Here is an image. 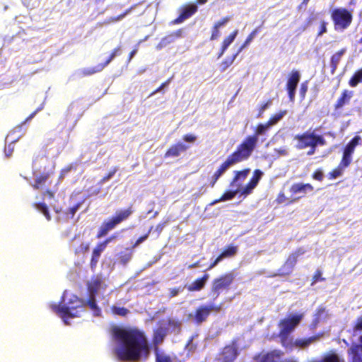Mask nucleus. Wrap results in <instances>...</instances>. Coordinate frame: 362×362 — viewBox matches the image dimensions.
Segmentation results:
<instances>
[{
	"instance_id": "obj_1",
	"label": "nucleus",
	"mask_w": 362,
	"mask_h": 362,
	"mask_svg": "<svg viewBox=\"0 0 362 362\" xmlns=\"http://www.w3.org/2000/svg\"><path fill=\"white\" fill-rule=\"evenodd\" d=\"M113 337L119 343L116 350L117 358L125 362L146 361L150 355V346L144 332L137 327L114 326Z\"/></svg>"
},
{
	"instance_id": "obj_2",
	"label": "nucleus",
	"mask_w": 362,
	"mask_h": 362,
	"mask_svg": "<svg viewBox=\"0 0 362 362\" xmlns=\"http://www.w3.org/2000/svg\"><path fill=\"white\" fill-rule=\"evenodd\" d=\"M86 306V300L78 298L76 295H72L67 302V305H57L55 303L50 305V308L60 316L64 322H66V318H74L79 317L78 311L76 310L81 308V311H84L83 308Z\"/></svg>"
},
{
	"instance_id": "obj_3",
	"label": "nucleus",
	"mask_w": 362,
	"mask_h": 362,
	"mask_svg": "<svg viewBox=\"0 0 362 362\" xmlns=\"http://www.w3.org/2000/svg\"><path fill=\"white\" fill-rule=\"evenodd\" d=\"M303 318V314H294L288 315L279 322V332L278 336L280 338L282 346H288L290 334L299 325Z\"/></svg>"
},
{
	"instance_id": "obj_4",
	"label": "nucleus",
	"mask_w": 362,
	"mask_h": 362,
	"mask_svg": "<svg viewBox=\"0 0 362 362\" xmlns=\"http://www.w3.org/2000/svg\"><path fill=\"white\" fill-rule=\"evenodd\" d=\"M271 126L267 122L265 124H259L257 125L254 134L247 136L243 141L238 145L237 148L247 158H249L255 148H256L258 136L265 134L267 131Z\"/></svg>"
},
{
	"instance_id": "obj_5",
	"label": "nucleus",
	"mask_w": 362,
	"mask_h": 362,
	"mask_svg": "<svg viewBox=\"0 0 362 362\" xmlns=\"http://www.w3.org/2000/svg\"><path fill=\"white\" fill-rule=\"evenodd\" d=\"M133 212L132 206H129L124 209L117 211L113 216L101 224L96 237L100 238L106 235L110 230L114 229L121 223L127 221L132 216Z\"/></svg>"
},
{
	"instance_id": "obj_6",
	"label": "nucleus",
	"mask_w": 362,
	"mask_h": 362,
	"mask_svg": "<svg viewBox=\"0 0 362 362\" xmlns=\"http://www.w3.org/2000/svg\"><path fill=\"white\" fill-rule=\"evenodd\" d=\"M248 158L238 148L230 153L223 161L218 169L214 172L209 180L210 187H213L218 180L225 173V172L230 167L247 160Z\"/></svg>"
},
{
	"instance_id": "obj_7",
	"label": "nucleus",
	"mask_w": 362,
	"mask_h": 362,
	"mask_svg": "<svg viewBox=\"0 0 362 362\" xmlns=\"http://www.w3.org/2000/svg\"><path fill=\"white\" fill-rule=\"evenodd\" d=\"M330 17L332 21L334 28L337 31L346 30L352 23V11L344 7H339L332 9L330 12Z\"/></svg>"
},
{
	"instance_id": "obj_8",
	"label": "nucleus",
	"mask_w": 362,
	"mask_h": 362,
	"mask_svg": "<svg viewBox=\"0 0 362 362\" xmlns=\"http://www.w3.org/2000/svg\"><path fill=\"white\" fill-rule=\"evenodd\" d=\"M235 274L233 272H226L214 278L211 284L209 295L214 298H218L220 294L228 291L235 281Z\"/></svg>"
},
{
	"instance_id": "obj_9",
	"label": "nucleus",
	"mask_w": 362,
	"mask_h": 362,
	"mask_svg": "<svg viewBox=\"0 0 362 362\" xmlns=\"http://www.w3.org/2000/svg\"><path fill=\"white\" fill-rule=\"evenodd\" d=\"M294 139L297 141L296 147L298 149H305L313 146H325L326 144V141L322 135L316 134L313 132H311L310 131L297 134Z\"/></svg>"
},
{
	"instance_id": "obj_10",
	"label": "nucleus",
	"mask_w": 362,
	"mask_h": 362,
	"mask_svg": "<svg viewBox=\"0 0 362 362\" xmlns=\"http://www.w3.org/2000/svg\"><path fill=\"white\" fill-rule=\"evenodd\" d=\"M221 304L211 303L199 306L192 316L193 322L197 325H201L206 322L211 312L218 313L221 310Z\"/></svg>"
},
{
	"instance_id": "obj_11",
	"label": "nucleus",
	"mask_w": 362,
	"mask_h": 362,
	"mask_svg": "<svg viewBox=\"0 0 362 362\" xmlns=\"http://www.w3.org/2000/svg\"><path fill=\"white\" fill-rule=\"evenodd\" d=\"M41 160L36 159L33 162V174L35 176V181L34 183L32 184V187L35 189H39L40 188H43L46 185V182L48 181L51 175H53V171L51 170H47L45 167L43 168L42 173H37L40 169L42 168V166L39 169H37L35 165L37 163H40Z\"/></svg>"
},
{
	"instance_id": "obj_12",
	"label": "nucleus",
	"mask_w": 362,
	"mask_h": 362,
	"mask_svg": "<svg viewBox=\"0 0 362 362\" xmlns=\"http://www.w3.org/2000/svg\"><path fill=\"white\" fill-rule=\"evenodd\" d=\"M238 354V339H233L230 344L226 345L221 349L218 354V360L221 362H233Z\"/></svg>"
},
{
	"instance_id": "obj_13",
	"label": "nucleus",
	"mask_w": 362,
	"mask_h": 362,
	"mask_svg": "<svg viewBox=\"0 0 362 362\" xmlns=\"http://www.w3.org/2000/svg\"><path fill=\"white\" fill-rule=\"evenodd\" d=\"M168 333V327L164 322H158L157 327L153 329L152 336V344L154 351H159L158 346L161 344Z\"/></svg>"
},
{
	"instance_id": "obj_14",
	"label": "nucleus",
	"mask_w": 362,
	"mask_h": 362,
	"mask_svg": "<svg viewBox=\"0 0 362 362\" xmlns=\"http://www.w3.org/2000/svg\"><path fill=\"white\" fill-rule=\"evenodd\" d=\"M300 74L298 71L293 70L288 74L286 89L288 92V98L291 102L295 100L296 91L300 81Z\"/></svg>"
},
{
	"instance_id": "obj_15",
	"label": "nucleus",
	"mask_w": 362,
	"mask_h": 362,
	"mask_svg": "<svg viewBox=\"0 0 362 362\" xmlns=\"http://www.w3.org/2000/svg\"><path fill=\"white\" fill-rule=\"evenodd\" d=\"M314 187L310 183H302V182H296L291 185L289 188V192L292 195H295L297 194H301L302 197H305L307 192H313ZM300 197H293L291 200H288L286 204H291L296 201H298Z\"/></svg>"
},
{
	"instance_id": "obj_16",
	"label": "nucleus",
	"mask_w": 362,
	"mask_h": 362,
	"mask_svg": "<svg viewBox=\"0 0 362 362\" xmlns=\"http://www.w3.org/2000/svg\"><path fill=\"white\" fill-rule=\"evenodd\" d=\"M238 252V246L234 244L226 245L222 252L216 257V258L210 263L206 270H210L215 267L223 259L227 258H232L235 257Z\"/></svg>"
},
{
	"instance_id": "obj_17",
	"label": "nucleus",
	"mask_w": 362,
	"mask_h": 362,
	"mask_svg": "<svg viewBox=\"0 0 362 362\" xmlns=\"http://www.w3.org/2000/svg\"><path fill=\"white\" fill-rule=\"evenodd\" d=\"M361 138L359 136L353 137L344 148L341 160L350 165L352 162V155L355 151V148L358 145L361 144Z\"/></svg>"
},
{
	"instance_id": "obj_18",
	"label": "nucleus",
	"mask_w": 362,
	"mask_h": 362,
	"mask_svg": "<svg viewBox=\"0 0 362 362\" xmlns=\"http://www.w3.org/2000/svg\"><path fill=\"white\" fill-rule=\"evenodd\" d=\"M354 95V92L353 90L348 89L343 90L334 105V111L337 113H341L345 106L350 104Z\"/></svg>"
},
{
	"instance_id": "obj_19",
	"label": "nucleus",
	"mask_w": 362,
	"mask_h": 362,
	"mask_svg": "<svg viewBox=\"0 0 362 362\" xmlns=\"http://www.w3.org/2000/svg\"><path fill=\"white\" fill-rule=\"evenodd\" d=\"M107 286L105 284L103 278L99 275L93 276L87 283L88 296L96 297L100 289L105 290Z\"/></svg>"
},
{
	"instance_id": "obj_20",
	"label": "nucleus",
	"mask_w": 362,
	"mask_h": 362,
	"mask_svg": "<svg viewBox=\"0 0 362 362\" xmlns=\"http://www.w3.org/2000/svg\"><path fill=\"white\" fill-rule=\"evenodd\" d=\"M197 11V6L194 4H187L180 8L179 16L172 21L171 24L177 25L183 23L192 17Z\"/></svg>"
},
{
	"instance_id": "obj_21",
	"label": "nucleus",
	"mask_w": 362,
	"mask_h": 362,
	"mask_svg": "<svg viewBox=\"0 0 362 362\" xmlns=\"http://www.w3.org/2000/svg\"><path fill=\"white\" fill-rule=\"evenodd\" d=\"M283 353L279 350L260 352L253 356L254 362H278Z\"/></svg>"
},
{
	"instance_id": "obj_22",
	"label": "nucleus",
	"mask_w": 362,
	"mask_h": 362,
	"mask_svg": "<svg viewBox=\"0 0 362 362\" xmlns=\"http://www.w3.org/2000/svg\"><path fill=\"white\" fill-rule=\"evenodd\" d=\"M184 34V29L180 28L175 31L171 32L161 38L160 42L156 45L157 49H162L170 44L175 42L177 39L181 38Z\"/></svg>"
},
{
	"instance_id": "obj_23",
	"label": "nucleus",
	"mask_w": 362,
	"mask_h": 362,
	"mask_svg": "<svg viewBox=\"0 0 362 362\" xmlns=\"http://www.w3.org/2000/svg\"><path fill=\"white\" fill-rule=\"evenodd\" d=\"M250 172V168H245L241 170H235L233 172V177L230 182V186L232 187H235L239 189L242 182L247 178Z\"/></svg>"
},
{
	"instance_id": "obj_24",
	"label": "nucleus",
	"mask_w": 362,
	"mask_h": 362,
	"mask_svg": "<svg viewBox=\"0 0 362 362\" xmlns=\"http://www.w3.org/2000/svg\"><path fill=\"white\" fill-rule=\"evenodd\" d=\"M188 146L178 142L169 147V148L165 153V158H175L180 156L182 152L187 150Z\"/></svg>"
},
{
	"instance_id": "obj_25",
	"label": "nucleus",
	"mask_w": 362,
	"mask_h": 362,
	"mask_svg": "<svg viewBox=\"0 0 362 362\" xmlns=\"http://www.w3.org/2000/svg\"><path fill=\"white\" fill-rule=\"evenodd\" d=\"M349 362H362V347L359 344H352L347 351Z\"/></svg>"
},
{
	"instance_id": "obj_26",
	"label": "nucleus",
	"mask_w": 362,
	"mask_h": 362,
	"mask_svg": "<svg viewBox=\"0 0 362 362\" xmlns=\"http://www.w3.org/2000/svg\"><path fill=\"white\" fill-rule=\"evenodd\" d=\"M107 247L103 244L102 242L98 243L93 248L92 252V256L90 262V266L91 269H95L101 253L105 250Z\"/></svg>"
},
{
	"instance_id": "obj_27",
	"label": "nucleus",
	"mask_w": 362,
	"mask_h": 362,
	"mask_svg": "<svg viewBox=\"0 0 362 362\" xmlns=\"http://www.w3.org/2000/svg\"><path fill=\"white\" fill-rule=\"evenodd\" d=\"M209 278L208 274H204L202 277L194 280L187 288L189 291H199L204 288L206 281Z\"/></svg>"
},
{
	"instance_id": "obj_28",
	"label": "nucleus",
	"mask_w": 362,
	"mask_h": 362,
	"mask_svg": "<svg viewBox=\"0 0 362 362\" xmlns=\"http://www.w3.org/2000/svg\"><path fill=\"white\" fill-rule=\"evenodd\" d=\"M238 33V30H233L229 35L225 37L221 43V47L218 54V58H220L225 53L230 45L234 41Z\"/></svg>"
},
{
	"instance_id": "obj_29",
	"label": "nucleus",
	"mask_w": 362,
	"mask_h": 362,
	"mask_svg": "<svg viewBox=\"0 0 362 362\" xmlns=\"http://www.w3.org/2000/svg\"><path fill=\"white\" fill-rule=\"evenodd\" d=\"M349 166V164L340 160L339 165L327 174L328 179L332 180L341 177L343 175L345 168Z\"/></svg>"
},
{
	"instance_id": "obj_30",
	"label": "nucleus",
	"mask_w": 362,
	"mask_h": 362,
	"mask_svg": "<svg viewBox=\"0 0 362 362\" xmlns=\"http://www.w3.org/2000/svg\"><path fill=\"white\" fill-rule=\"evenodd\" d=\"M346 51V49L345 48H342L331 56L330 66L332 74H334L337 70L339 62L341 61V59L342 56L345 54Z\"/></svg>"
},
{
	"instance_id": "obj_31",
	"label": "nucleus",
	"mask_w": 362,
	"mask_h": 362,
	"mask_svg": "<svg viewBox=\"0 0 362 362\" xmlns=\"http://www.w3.org/2000/svg\"><path fill=\"white\" fill-rule=\"evenodd\" d=\"M305 253V250L300 247L298 248L294 252H291L287 259H286L285 262L287 263L291 267L294 269L297 262L298 257L303 255Z\"/></svg>"
},
{
	"instance_id": "obj_32",
	"label": "nucleus",
	"mask_w": 362,
	"mask_h": 362,
	"mask_svg": "<svg viewBox=\"0 0 362 362\" xmlns=\"http://www.w3.org/2000/svg\"><path fill=\"white\" fill-rule=\"evenodd\" d=\"M327 316L326 308L323 306H319L315 313L313 325L315 327L320 322L325 319Z\"/></svg>"
},
{
	"instance_id": "obj_33",
	"label": "nucleus",
	"mask_w": 362,
	"mask_h": 362,
	"mask_svg": "<svg viewBox=\"0 0 362 362\" xmlns=\"http://www.w3.org/2000/svg\"><path fill=\"white\" fill-rule=\"evenodd\" d=\"M86 305L93 311L94 316L99 317L101 315V310L96 303V297L88 296V300L86 301Z\"/></svg>"
},
{
	"instance_id": "obj_34",
	"label": "nucleus",
	"mask_w": 362,
	"mask_h": 362,
	"mask_svg": "<svg viewBox=\"0 0 362 362\" xmlns=\"http://www.w3.org/2000/svg\"><path fill=\"white\" fill-rule=\"evenodd\" d=\"M105 68L100 63L93 67L84 68L81 69L80 74L82 76H89L101 72Z\"/></svg>"
},
{
	"instance_id": "obj_35",
	"label": "nucleus",
	"mask_w": 362,
	"mask_h": 362,
	"mask_svg": "<svg viewBox=\"0 0 362 362\" xmlns=\"http://www.w3.org/2000/svg\"><path fill=\"white\" fill-rule=\"evenodd\" d=\"M359 83H362V67L357 69L349 81V85L352 87H356Z\"/></svg>"
},
{
	"instance_id": "obj_36",
	"label": "nucleus",
	"mask_w": 362,
	"mask_h": 362,
	"mask_svg": "<svg viewBox=\"0 0 362 362\" xmlns=\"http://www.w3.org/2000/svg\"><path fill=\"white\" fill-rule=\"evenodd\" d=\"M318 336H312L305 339H298L295 341L294 344L296 346L300 348H305L310 346L313 341L318 339Z\"/></svg>"
},
{
	"instance_id": "obj_37",
	"label": "nucleus",
	"mask_w": 362,
	"mask_h": 362,
	"mask_svg": "<svg viewBox=\"0 0 362 362\" xmlns=\"http://www.w3.org/2000/svg\"><path fill=\"white\" fill-rule=\"evenodd\" d=\"M286 114V110H280L279 112L272 115L267 122L270 126L274 125L277 124Z\"/></svg>"
},
{
	"instance_id": "obj_38",
	"label": "nucleus",
	"mask_w": 362,
	"mask_h": 362,
	"mask_svg": "<svg viewBox=\"0 0 362 362\" xmlns=\"http://www.w3.org/2000/svg\"><path fill=\"white\" fill-rule=\"evenodd\" d=\"M240 53V52H238V51L235 54H234L231 57H228V58L225 59L223 61H222L221 63V71L223 72L229 66H230L233 64L235 59H236V57H238V55Z\"/></svg>"
},
{
	"instance_id": "obj_39",
	"label": "nucleus",
	"mask_w": 362,
	"mask_h": 362,
	"mask_svg": "<svg viewBox=\"0 0 362 362\" xmlns=\"http://www.w3.org/2000/svg\"><path fill=\"white\" fill-rule=\"evenodd\" d=\"M260 27L255 28L247 37L246 40L243 42V44L238 49V52H241V51L246 47L253 40V38L256 36V35L259 32Z\"/></svg>"
},
{
	"instance_id": "obj_40",
	"label": "nucleus",
	"mask_w": 362,
	"mask_h": 362,
	"mask_svg": "<svg viewBox=\"0 0 362 362\" xmlns=\"http://www.w3.org/2000/svg\"><path fill=\"white\" fill-rule=\"evenodd\" d=\"M110 309L112 313L115 315L125 317L129 313V310L124 307L112 305Z\"/></svg>"
},
{
	"instance_id": "obj_41",
	"label": "nucleus",
	"mask_w": 362,
	"mask_h": 362,
	"mask_svg": "<svg viewBox=\"0 0 362 362\" xmlns=\"http://www.w3.org/2000/svg\"><path fill=\"white\" fill-rule=\"evenodd\" d=\"M34 206L38 211L43 214L47 221L51 220V216L49 214L48 207L45 203H35Z\"/></svg>"
},
{
	"instance_id": "obj_42",
	"label": "nucleus",
	"mask_w": 362,
	"mask_h": 362,
	"mask_svg": "<svg viewBox=\"0 0 362 362\" xmlns=\"http://www.w3.org/2000/svg\"><path fill=\"white\" fill-rule=\"evenodd\" d=\"M293 269L284 262L282 266L278 270V275L280 276H286L293 272Z\"/></svg>"
},
{
	"instance_id": "obj_43",
	"label": "nucleus",
	"mask_w": 362,
	"mask_h": 362,
	"mask_svg": "<svg viewBox=\"0 0 362 362\" xmlns=\"http://www.w3.org/2000/svg\"><path fill=\"white\" fill-rule=\"evenodd\" d=\"M352 331L354 334L362 332V315L358 316L353 322Z\"/></svg>"
},
{
	"instance_id": "obj_44",
	"label": "nucleus",
	"mask_w": 362,
	"mask_h": 362,
	"mask_svg": "<svg viewBox=\"0 0 362 362\" xmlns=\"http://www.w3.org/2000/svg\"><path fill=\"white\" fill-rule=\"evenodd\" d=\"M320 362H340L339 356L334 353H330L327 355H325L321 360L319 361Z\"/></svg>"
},
{
	"instance_id": "obj_45",
	"label": "nucleus",
	"mask_w": 362,
	"mask_h": 362,
	"mask_svg": "<svg viewBox=\"0 0 362 362\" xmlns=\"http://www.w3.org/2000/svg\"><path fill=\"white\" fill-rule=\"evenodd\" d=\"M272 104V99H269L267 100L265 103H264L263 104H262L259 108H258V114L257 115V117L259 118V117H262L264 111L269 108Z\"/></svg>"
},
{
	"instance_id": "obj_46",
	"label": "nucleus",
	"mask_w": 362,
	"mask_h": 362,
	"mask_svg": "<svg viewBox=\"0 0 362 362\" xmlns=\"http://www.w3.org/2000/svg\"><path fill=\"white\" fill-rule=\"evenodd\" d=\"M238 192V189L234 191H226L221 195V197H220V200H223V202H225L233 199Z\"/></svg>"
},
{
	"instance_id": "obj_47",
	"label": "nucleus",
	"mask_w": 362,
	"mask_h": 362,
	"mask_svg": "<svg viewBox=\"0 0 362 362\" xmlns=\"http://www.w3.org/2000/svg\"><path fill=\"white\" fill-rule=\"evenodd\" d=\"M262 175V172L260 170L257 169L254 171L253 175L250 178L249 182L257 186L259 181L261 179Z\"/></svg>"
},
{
	"instance_id": "obj_48",
	"label": "nucleus",
	"mask_w": 362,
	"mask_h": 362,
	"mask_svg": "<svg viewBox=\"0 0 362 362\" xmlns=\"http://www.w3.org/2000/svg\"><path fill=\"white\" fill-rule=\"evenodd\" d=\"M255 187L256 185L248 182L247 185L241 190H240V194L242 195L247 196L252 192Z\"/></svg>"
},
{
	"instance_id": "obj_49",
	"label": "nucleus",
	"mask_w": 362,
	"mask_h": 362,
	"mask_svg": "<svg viewBox=\"0 0 362 362\" xmlns=\"http://www.w3.org/2000/svg\"><path fill=\"white\" fill-rule=\"evenodd\" d=\"M156 362H172V359L170 356L163 355L159 353V351H156Z\"/></svg>"
},
{
	"instance_id": "obj_50",
	"label": "nucleus",
	"mask_w": 362,
	"mask_h": 362,
	"mask_svg": "<svg viewBox=\"0 0 362 362\" xmlns=\"http://www.w3.org/2000/svg\"><path fill=\"white\" fill-rule=\"evenodd\" d=\"M89 250L88 243H81L78 247L74 250L75 255L85 254Z\"/></svg>"
},
{
	"instance_id": "obj_51",
	"label": "nucleus",
	"mask_w": 362,
	"mask_h": 362,
	"mask_svg": "<svg viewBox=\"0 0 362 362\" xmlns=\"http://www.w3.org/2000/svg\"><path fill=\"white\" fill-rule=\"evenodd\" d=\"M153 226H151L148 231L144 234V235H141V237H139L136 240V242L132 245V248H135L139 244L142 243L144 241H145L148 238V235L150 234V233L151 232L152 229H153Z\"/></svg>"
},
{
	"instance_id": "obj_52",
	"label": "nucleus",
	"mask_w": 362,
	"mask_h": 362,
	"mask_svg": "<svg viewBox=\"0 0 362 362\" xmlns=\"http://www.w3.org/2000/svg\"><path fill=\"white\" fill-rule=\"evenodd\" d=\"M118 170V168L117 167H114L113 168H112L108 173H107L101 180H100V183H105L107 181H108L110 179H111L115 175V173H117V171Z\"/></svg>"
},
{
	"instance_id": "obj_53",
	"label": "nucleus",
	"mask_w": 362,
	"mask_h": 362,
	"mask_svg": "<svg viewBox=\"0 0 362 362\" xmlns=\"http://www.w3.org/2000/svg\"><path fill=\"white\" fill-rule=\"evenodd\" d=\"M325 279L322 277V272L319 269L316 270L312 279L311 285H314L318 281H323Z\"/></svg>"
},
{
	"instance_id": "obj_54",
	"label": "nucleus",
	"mask_w": 362,
	"mask_h": 362,
	"mask_svg": "<svg viewBox=\"0 0 362 362\" xmlns=\"http://www.w3.org/2000/svg\"><path fill=\"white\" fill-rule=\"evenodd\" d=\"M167 327L170 326V327H172L175 329H180V327H181V322L177 321V320H175L173 319H171V318H168V320H167V323H165Z\"/></svg>"
},
{
	"instance_id": "obj_55",
	"label": "nucleus",
	"mask_w": 362,
	"mask_h": 362,
	"mask_svg": "<svg viewBox=\"0 0 362 362\" xmlns=\"http://www.w3.org/2000/svg\"><path fill=\"white\" fill-rule=\"evenodd\" d=\"M132 257V253L131 252H120L119 253V260L122 264L127 263Z\"/></svg>"
},
{
	"instance_id": "obj_56",
	"label": "nucleus",
	"mask_w": 362,
	"mask_h": 362,
	"mask_svg": "<svg viewBox=\"0 0 362 362\" xmlns=\"http://www.w3.org/2000/svg\"><path fill=\"white\" fill-rule=\"evenodd\" d=\"M230 16L223 17L221 20L216 22L214 25H215L218 28H220L221 27L224 26L226 24H227L230 21Z\"/></svg>"
},
{
	"instance_id": "obj_57",
	"label": "nucleus",
	"mask_w": 362,
	"mask_h": 362,
	"mask_svg": "<svg viewBox=\"0 0 362 362\" xmlns=\"http://www.w3.org/2000/svg\"><path fill=\"white\" fill-rule=\"evenodd\" d=\"M183 291L182 287H175L169 289V297L173 298L177 296L181 291Z\"/></svg>"
},
{
	"instance_id": "obj_58",
	"label": "nucleus",
	"mask_w": 362,
	"mask_h": 362,
	"mask_svg": "<svg viewBox=\"0 0 362 362\" xmlns=\"http://www.w3.org/2000/svg\"><path fill=\"white\" fill-rule=\"evenodd\" d=\"M312 177L317 181H322L324 178V174L323 172L318 169L316 170L312 175Z\"/></svg>"
},
{
	"instance_id": "obj_59",
	"label": "nucleus",
	"mask_w": 362,
	"mask_h": 362,
	"mask_svg": "<svg viewBox=\"0 0 362 362\" xmlns=\"http://www.w3.org/2000/svg\"><path fill=\"white\" fill-rule=\"evenodd\" d=\"M81 206V203H77L74 206L68 209L66 212L67 214L70 215L71 218H73Z\"/></svg>"
},
{
	"instance_id": "obj_60",
	"label": "nucleus",
	"mask_w": 362,
	"mask_h": 362,
	"mask_svg": "<svg viewBox=\"0 0 362 362\" xmlns=\"http://www.w3.org/2000/svg\"><path fill=\"white\" fill-rule=\"evenodd\" d=\"M219 36H220L219 28H218L217 27L214 25L212 27L211 35V37H210V40H217L219 37Z\"/></svg>"
},
{
	"instance_id": "obj_61",
	"label": "nucleus",
	"mask_w": 362,
	"mask_h": 362,
	"mask_svg": "<svg viewBox=\"0 0 362 362\" xmlns=\"http://www.w3.org/2000/svg\"><path fill=\"white\" fill-rule=\"evenodd\" d=\"M327 23L325 22V21H322L320 22L319 30H318V33H317V35L318 36H320L322 34L327 33Z\"/></svg>"
},
{
	"instance_id": "obj_62",
	"label": "nucleus",
	"mask_w": 362,
	"mask_h": 362,
	"mask_svg": "<svg viewBox=\"0 0 362 362\" xmlns=\"http://www.w3.org/2000/svg\"><path fill=\"white\" fill-rule=\"evenodd\" d=\"M167 223L168 221H165L159 223L158 224L156 225L155 228V231L157 233L158 236L160 235Z\"/></svg>"
},
{
	"instance_id": "obj_63",
	"label": "nucleus",
	"mask_w": 362,
	"mask_h": 362,
	"mask_svg": "<svg viewBox=\"0 0 362 362\" xmlns=\"http://www.w3.org/2000/svg\"><path fill=\"white\" fill-rule=\"evenodd\" d=\"M286 200H288L287 197L285 196V194L284 192H281L278 194L277 195V197L276 199V202L278 203V204H282L284 203V202H286Z\"/></svg>"
},
{
	"instance_id": "obj_64",
	"label": "nucleus",
	"mask_w": 362,
	"mask_h": 362,
	"mask_svg": "<svg viewBox=\"0 0 362 362\" xmlns=\"http://www.w3.org/2000/svg\"><path fill=\"white\" fill-rule=\"evenodd\" d=\"M183 140L187 142L193 143L196 141L197 137L193 134H185L183 136Z\"/></svg>"
}]
</instances>
